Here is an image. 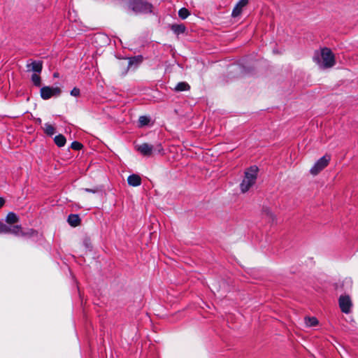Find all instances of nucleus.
<instances>
[{"label": "nucleus", "mask_w": 358, "mask_h": 358, "mask_svg": "<svg viewBox=\"0 0 358 358\" xmlns=\"http://www.w3.org/2000/svg\"><path fill=\"white\" fill-rule=\"evenodd\" d=\"M82 146V144L78 141H74L71 143V148L76 150H80Z\"/></svg>", "instance_id": "23"}, {"label": "nucleus", "mask_w": 358, "mask_h": 358, "mask_svg": "<svg viewBox=\"0 0 358 358\" xmlns=\"http://www.w3.org/2000/svg\"><path fill=\"white\" fill-rule=\"evenodd\" d=\"M128 8L136 14L152 13V6L145 0H131Z\"/></svg>", "instance_id": "3"}, {"label": "nucleus", "mask_w": 358, "mask_h": 358, "mask_svg": "<svg viewBox=\"0 0 358 358\" xmlns=\"http://www.w3.org/2000/svg\"><path fill=\"white\" fill-rule=\"evenodd\" d=\"M85 191L87 192H92V193H95L96 192V190H95V189H88V188H86L85 189Z\"/></svg>", "instance_id": "25"}, {"label": "nucleus", "mask_w": 358, "mask_h": 358, "mask_svg": "<svg viewBox=\"0 0 358 358\" xmlns=\"http://www.w3.org/2000/svg\"><path fill=\"white\" fill-rule=\"evenodd\" d=\"M258 168L257 166H252L246 169L244 177L240 184L242 193H245L255 184L257 177Z\"/></svg>", "instance_id": "1"}, {"label": "nucleus", "mask_w": 358, "mask_h": 358, "mask_svg": "<svg viewBox=\"0 0 358 358\" xmlns=\"http://www.w3.org/2000/svg\"><path fill=\"white\" fill-rule=\"evenodd\" d=\"M178 15L181 19H186L189 15V12L187 9L182 8L179 10Z\"/></svg>", "instance_id": "20"}, {"label": "nucleus", "mask_w": 358, "mask_h": 358, "mask_svg": "<svg viewBox=\"0 0 358 358\" xmlns=\"http://www.w3.org/2000/svg\"><path fill=\"white\" fill-rule=\"evenodd\" d=\"M136 149L141 154L145 156H150L153 151H156L158 153H161L163 152V148L160 144L157 145L155 148L148 143H143L136 146Z\"/></svg>", "instance_id": "4"}, {"label": "nucleus", "mask_w": 358, "mask_h": 358, "mask_svg": "<svg viewBox=\"0 0 358 358\" xmlns=\"http://www.w3.org/2000/svg\"><path fill=\"white\" fill-rule=\"evenodd\" d=\"M43 130L47 135L50 136H52L55 133V127L49 123L45 124Z\"/></svg>", "instance_id": "17"}, {"label": "nucleus", "mask_w": 358, "mask_h": 358, "mask_svg": "<svg viewBox=\"0 0 358 358\" xmlns=\"http://www.w3.org/2000/svg\"><path fill=\"white\" fill-rule=\"evenodd\" d=\"M41 122V120L38 119V122Z\"/></svg>", "instance_id": "29"}, {"label": "nucleus", "mask_w": 358, "mask_h": 358, "mask_svg": "<svg viewBox=\"0 0 358 358\" xmlns=\"http://www.w3.org/2000/svg\"><path fill=\"white\" fill-rule=\"evenodd\" d=\"M71 95L75 97H78L80 94V91L78 88L74 87L70 92Z\"/></svg>", "instance_id": "24"}, {"label": "nucleus", "mask_w": 358, "mask_h": 358, "mask_svg": "<svg viewBox=\"0 0 358 358\" xmlns=\"http://www.w3.org/2000/svg\"><path fill=\"white\" fill-rule=\"evenodd\" d=\"M127 182L129 185L137 187L141 184V179L139 176L132 174L128 177Z\"/></svg>", "instance_id": "10"}, {"label": "nucleus", "mask_w": 358, "mask_h": 358, "mask_svg": "<svg viewBox=\"0 0 358 358\" xmlns=\"http://www.w3.org/2000/svg\"><path fill=\"white\" fill-rule=\"evenodd\" d=\"M62 92V90L59 87H43L41 89L40 93L41 96L43 99L47 100L50 99L52 96H59Z\"/></svg>", "instance_id": "6"}, {"label": "nucleus", "mask_w": 358, "mask_h": 358, "mask_svg": "<svg viewBox=\"0 0 358 358\" xmlns=\"http://www.w3.org/2000/svg\"><path fill=\"white\" fill-rule=\"evenodd\" d=\"M305 324L307 327H315L318 324V320L315 317H306L304 318Z\"/></svg>", "instance_id": "15"}, {"label": "nucleus", "mask_w": 358, "mask_h": 358, "mask_svg": "<svg viewBox=\"0 0 358 358\" xmlns=\"http://www.w3.org/2000/svg\"><path fill=\"white\" fill-rule=\"evenodd\" d=\"M330 159L331 157L327 155L319 159L314 164V166L311 168L310 171L311 174L317 175L319 172H320L328 165Z\"/></svg>", "instance_id": "5"}, {"label": "nucleus", "mask_w": 358, "mask_h": 358, "mask_svg": "<svg viewBox=\"0 0 358 358\" xmlns=\"http://www.w3.org/2000/svg\"><path fill=\"white\" fill-rule=\"evenodd\" d=\"M171 29L174 33L180 34L185 32V27L183 24H173Z\"/></svg>", "instance_id": "18"}, {"label": "nucleus", "mask_w": 358, "mask_h": 358, "mask_svg": "<svg viewBox=\"0 0 358 358\" xmlns=\"http://www.w3.org/2000/svg\"><path fill=\"white\" fill-rule=\"evenodd\" d=\"M80 222V217L78 215L71 214L68 217V222L72 227H77Z\"/></svg>", "instance_id": "11"}, {"label": "nucleus", "mask_w": 358, "mask_h": 358, "mask_svg": "<svg viewBox=\"0 0 358 358\" xmlns=\"http://www.w3.org/2000/svg\"><path fill=\"white\" fill-rule=\"evenodd\" d=\"M248 1H249L248 0H240L236 4V6H234V8L232 10V13H231L232 17H236L239 16L243 11V8L248 5Z\"/></svg>", "instance_id": "8"}, {"label": "nucleus", "mask_w": 358, "mask_h": 358, "mask_svg": "<svg viewBox=\"0 0 358 358\" xmlns=\"http://www.w3.org/2000/svg\"><path fill=\"white\" fill-rule=\"evenodd\" d=\"M314 61L322 69L331 68L335 64V58L329 48H324L321 50L320 55L314 57Z\"/></svg>", "instance_id": "2"}, {"label": "nucleus", "mask_w": 358, "mask_h": 358, "mask_svg": "<svg viewBox=\"0 0 358 358\" xmlns=\"http://www.w3.org/2000/svg\"><path fill=\"white\" fill-rule=\"evenodd\" d=\"M339 306L341 311L344 313H349L352 306L350 298L348 296H341L338 300Z\"/></svg>", "instance_id": "7"}, {"label": "nucleus", "mask_w": 358, "mask_h": 358, "mask_svg": "<svg viewBox=\"0 0 358 358\" xmlns=\"http://www.w3.org/2000/svg\"><path fill=\"white\" fill-rule=\"evenodd\" d=\"M6 222L9 224L17 223L19 222V217L15 213L10 212L7 215Z\"/></svg>", "instance_id": "12"}, {"label": "nucleus", "mask_w": 358, "mask_h": 358, "mask_svg": "<svg viewBox=\"0 0 358 358\" xmlns=\"http://www.w3.org/2000/svg\"><path fill=\"white\" fill-rule=\"evenodd\" d=\"M27 71H32L34 73H40L43 69V64L41 61H32L27 64Z\"/></svg>", "instance_id": "9"}, {"label": "nucleus", "mask_w": 358, "mask_h": 358, "mask_svg": "<svg viewBox=\"0 0 358 358\" xmlns=\"http://www.w3.org/2000/svg\"><path fill=\"white\" fill-rule=\"evenodd\" d=\"M41 122V120L38 119V122Z\"/></svg>", "instance_id": "28"}, {"label": "nucleus", "mask_w": 358, "mask_h": 358, "mask_svg": "<svg viewBox=\"0 0 358 358\" xmlns=\"http://www.w3.org/2000/svg\"><path fill=\"white\" fill-rule=\"evenodd\" d=\"M54 141L58 147H63L65 145L66 140L62 134H59L55 137Z\"/></svg>", "instance_id": "14"}, {"label": "nucleus", "mask_w": 358, "mask_h": 358, "mask_svg": "<svg viewBox=\"0 0 358 358\" xmlns=\"http://www.w3.org/2000/svg\"><path fill=\"white\" fill-rule=\"evenodd\" d=\"M141 126H145L148 124L150 119L146 116H141L138 120Z\"/></svg>", "instance_id": "21"}, {"label": "nucleus", "mask_w": 358, "mask_h": 358, "mask_svg": "<svg viewBox=\"0 0 358 358\" xmlns=\"http://www.w3.org/2000/svg\"><path fill=\"white\" fill-rule=\"evenodd\" d=\"M189 88L190 87L188 83L185 82H180L175 87V90L177 92H182L189 90Z\"/></svg>", "instance_id": "16"}, {"label": "nucleus", "mask_w": 358, "mask_h": 358, "mask_svg": "<svg viewBox=\"0 0 358 358\" xmlns=\"http://www.w3.org/2000/svg\"><path fill=\"white\" fill-rule=\"evenodd\" d=\"M0 234H8V226L0 221Z\"/></svg>", "instance_id": "22"}, {"label": "nucleus", "mask_w": 358, "mask_h": 358, "mask_svg": "<svg viewBox=\"0 0 358 358\" xmlns=\"http://www.w3.org/2000/svg\"><path fill=\"white\" fill-rule=\"evenodd\" d=\"M4 199L1 197H0V208L3 206L4 204Z\"/></svg>", "instance_id": "26"}, {"label": "nucleus", "mask_w": 358, "mask_h": 358, "mask_svg": "<svg viewBox=\"0 0 358 358\" xmlns=\"http://www.w3.org/2000/svg\"><path fill=\"white\" fill-rule=\"evenodd\" d=\"M8 234H12L14 235H24V233L22 231V227L20 225H15L13 227H8Z\"/></svg>", "instance_id": "13"}, {"label": "nucleus", "mask_w": 358, "mask_h": 358, "mask_svg": "<svg viewBox=\"0 0 358 358\" xmlns=\"http://www.w3.org/2000/svg\"><path fill=\"white\" fill-rule=\"evenodd\" d=\"M97 37H103V38H105V36H102V35H99V36H98Z\"/></svg>", "instance_id": "27"}, {"label": "nucleus", "mask_w": 358, "mask_h": 358, "mask_svg": "<svg viewBox=\"0 0 358 358\" xmlns=\"http://www.w3.org/2000/svg\"><path fill=\"white\" fill-rule=\"evenodd\" d=\"M31 81L33 82L34 85H36L37 87L41 86V77L39 76V75L38 73H34L31 76Z\"/></svg>", "instance_id": "19"}]
</instances>
